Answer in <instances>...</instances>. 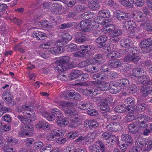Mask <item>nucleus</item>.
I'll return each instance as SVG.
<instances>
[{
    "instance_id": "8",
    "label": "nucleus",
    "mask_w": 152,
    "mask_h": 152,
    "mask_svg": "<svg viewBox=\"0 0 152 152\" xmlns=\"http://www.w3.org/2000/svg\"><path fill=\"white\" fill-rule=\"evenodd\" d=\"M109 99V97H106L105 99H103L100 103L99 106V110L102 113L110 112V109L108 105Z\"/></svg>"
},
{
    "instance_id": "26",
    "label": "nucleus",
    "mask_w": 152,
    "mask_h": 152,
    "mask_svg": "<svg viewBox=\"0 0 152 152\" xmlns=\"http://www.w3.org/2000/svg\"><path fill=\"white\" fill-rule=\"evenodd\" d=\"M32 36L33 37L40 40L44 39L46 37L45 33L39 31H34L32 34Z\"/></svg>"
},
{
    "instance_id": "18",
    "label": "nucleus",
    "mask_w": 152,
    "mask_h": 152,
    "mask_svg": "<svg viewBox=\"0 0 152 152\" xmlns=\"http://www.w3.org/2000/svg\"><path fill=\"white\" fill-rule=\"evenodd\" d=\"M123 26L124 30H128L131 28L134 29L136 28L137 25L134 20H128L125 21L123 23Z\"/></svg>"
},
{
    "instance_id": "15",
    "label": "nucleus",
    "mask_w": 152,
    "mask_h": 152,
    "mask_svg": "<svg viewBox=\"0 0 152 152\" xmlns=\"http://www.w3.org/2000/svg\"><path fill=\"white\" fill-rule=\"evenodd\" d=\"M33 129L34 127L31 125H24V126H22L21 127V133L24 135H28L33 132Z\"/></svg>"
},
{
    "instance_id": "57",
    "label": "nucleus",
    "mask_w": 152,
    "mask_h": 152,
    "mask_svg": "<svg viewBox=\"0 0 152 152\" xmlns=\"http://www.w3.org/2000/svg\"><path fill=\"white\" fill-rule=\"evenodd\" d=\"M128 91L131 94H134L137 91L136 86L134 84H132L130 85L128 88Z\"/></svg>"
},
{
    "instance_id": "45",
    "label": "nucleus",
    "mask_w": 152,
    "mask_h": 152,
    "mask_svg": "<svg viewBox=\"0 0 152 152\" xmlns=\"http://www.w3.org/2000/svg\"><path fill=\"white\" fill-rule=\"evenodd\" d=\"M97 144L96 142L89 147L90 152H100V147Z\"/></svg>"
},
{
    "instance_id": "9",
    "label": "nucleus",
    "mask_w": 152,
    "mask_h": 152,
    "mask_svg": "<svg viewBox=\"0 0 152 152\" xmlns=\"http://www.w3.org/2000/svg\"><path fill=\"white\" fill-rule=\"evenodd\" d=\"M152 46V40L151 39H145L140 44V47L143 50V49H146L145 50L143 51L144 53H148L149 52V50L147 49Z\"/></svg>"
},
{
    "instance_id": "43",
    "label": "nucleus",
    "mask_w": 152,
    "mask_h": 152,
    "mask_svg": "<svg viewBox=\"0 0 152 152\" xmlns=\"http://www.w3.org/2000/svg\"><path fill=\"white\" fill-rule=\"evenodd\" d=\"M77 149L73 145H69L66 147L62 152H77Z\"/></svg>"
},
{
    "instance_id": "58",
    "label": "nucleus",
    "mask_w": 152,
    "mask_h": 152,
    "mask_svg": "<svg viewBox=\"0 0 152 152\" xmlns=\"http://www.w3.org/2000/svg\"><path fill=\"white\" fill-rule=\"evenodd\" d=\"M91 61L90 59H87L85 61H82L78 64V66L81 68L86 67L89 64H91Z\"/></svg>"
},
{
    "instance_id": "37",
    "label": "nucleus",
    "mask_w": 152,
    "mask_h": 152,
    "mask_svg": "<svg viewBox=\"0 0 152 152\" xmlns=\"http://www.w3.org/2000/svg\"><path fill=\"white\" fill-rule=\"evenodd\" d=\"M92 64H89L85 68L86 70L89 72L94 73L98 72L99 70V69L98 68H96L95 66H93Z\"/></svg>"
},
{
    "instance_id": "21",
    "label": "nucleus",
    "mask_w": 152,
    "mask_h": 152,
    "mask_svg": "<svg viewBox=\"0 0 152 152\" xmlns=\"http://www.w3.org/2000/svg\"><path fill=\"white\" fill-rule=\"evenodd\" d=\"M84 124L85 127L91 129L96 128L99 126L98 123L95 120L85 121Z\"/></svg>"
},
{
    "instance_id": "29",
    "label": "nucleus",
    "mask_w": 152,
    "mask_h": 152,
    "mask_svg": "<svg viewBox=\"0 0 152 152\" xmlns=\"http://www.w3.org/2000/svg\"><path fill=\"white\" fill-rule=\"evenodd\" d=\"M107 37L105 35H103L97 38L96 40V42L99 45V47H103L105 45V42L107 40Z\"/></svg>"
},
{
    "instance_id": "6",
    "label": "nucleus",
    "mask_w": 152,
    "mask_h": 152,
    "mask_svg": "<svg viewBox=\"0 0 152 152\" xmlns=\"http://www.w3.org/2000/svg\"><path fill=\"white\" fill-rule=\"evenodd\" d=\"M24 115L26 116L27 118H25L22 115H19L18 118L20 121L22 123H23L26 125H30V123L34 121L35 120L34 118V114H31L28 112H27Z\"/></svg>"
},
{
    "instance_id": "49",
    "label": "nucleus",
    "mask_w": 152,
    "mask_h": 152,
    "mask_svg": "<svg viewBox=\"0 0 152 152\" xmlns=\"http://www.w3.org/2000/svg\"><path fill=\"white\" fill-rule=\"evenodd\" d=\"M141 78L140 83L143 85H146L149 84L150 79L147 75H144Z\"/></svg>"
},
{
    "instance_id": "59",
    "label": "nucleus",
    "mask_w": 152,
    "mask_h": 152,
    "mask_svg": "<svg viewBox=\"0 0 152 152\" xmlns=\"http://www.w3.org/2000/svg\"><path fill=\"white\" fill-rule=\"evenodd\" d=\"M146 104L144 103H139L136 106L137 110L140 112L144 111L146 107Z\"/></svg>"
},
{
    "instance_id": "4",
    "label": "nucleus",
    "mask_w": 152,
    "mask_h": 152,
    "mask_svg": "<svg viewBox=\"0 0 152 152\" xmlns=\"http://www.w3.org/2000/svg\"><path fill=\"white\" fill-rule=\"evenodd\" d=\"M65 132V129H53L47 136L46 139L49 141H53L56 140L57 137L64 136Z\"/></svg>"
},
{
    "instance_id": "36",
    "label": "nucleus",
    "mask_w": 152,
    "mask_h": 152,
    "mask_svg": "<svg viewBox=\"0 0 152 152\" xmlns=\"http://www.w3.org/2000/svg\"><path fill=\"white\" fill-rule=\"evenodd\" d=\"M90 2V7L93 10H98L100 6L99 5L98 0H91Z\"/></svg>"
},
{
    "instance_id": "56",
    "label": "nucleus",
    "mask_w": 152,
    "mask_h": 152,
    "mask_svg": "<svg viewBox=\"0 0 152 152\" xmlns=\"http://www.w3.org/2000/svg\"><path fill=\"white\" fill-rule=\"evenodd\" d=\"M54 3L46 1L42 4V6L44 9H52Z\"/></svg>"
},
{
    "instance_id": "55",
    "label": "nucleus",
    "mask_w": 152,
    "mask_h": 152,
    "mask_svg": "<svg viewBox=\"0 0 152 152\" xmlns=\"http://www.w3.org/2000/svg\"><path fill=\"white\" fill-rule=\"evenodd\" d=\"M60 48L58 47H56L51 48L49 49L48 50L50 54L53 55H56L57 53L60 52Z\"/></svg>"
},
{
    "instance_id": "35",
    "label": "nucleus",
    "mask_w": 152,
    "mask_h": 152,
    "mask_svg": "<svg viewBox=\"0 0 152 152\" xmlns=\"http://www.w3.org/2000/svg\"><path fill=\"white\" fill-rule=\"evenodd\" d=\"M110 20L109 22V25L108 26L104 25L105 26L103 27V30L105 31V33H110L115 30V27L114 25L110 24V22L111 21V20Z\"/></svg>"
},
{
    "instance_id": "34",
    "label": "nucleus",
    "mask_w": 152,
    "mask_h": 152,
    "mask_svg": "<svg viewBox=\"0 0 152 152\" xmlns=\"http://www.w3.org/2000/svg\"><path fill=\"white\" fill-rule=\"evenodd\" d=\"M121 3L124 7L132 8L133 7L134 0H122Z\"/></svg>"
},
{
    "instance_id": "64",
    "label": "nucleus",
    "mask_w": 152,
    "mask_h": 152,
    "mask_svg": "<svg viewBox=\"0 0 152 152\" xmlns=\"http://www.w3.org/2000/svg\"><path fill=\"white\" fill-rule=\"evenodd\" d=\"M62 1L68 7H72L76 3L75 0H63Z\"/></svg>"
},
{
    "instance_id": "51",
    "label": "nucleus",
    "mask_w": 152,
    "mask_h": 152,
    "mask_svg": "<svg viewBox=\"0 0 152 152\" xmlns=\"http://www.w3.org/2000/svg\"><path fill=\"white\" fill-rule=\"evenodd\" d=\"M114 110L116 113H122L126 110L125 106H123L122 105H118L115 108Z\"/></svg>"
},
{
    "instance_id": "14",
    "label": "nucleus",
    "mask_w": 152,
    "mask_h": 152,
    "mask_svg": "<svg viewBox=\"0 0 152 152\" xmlns=\"http://www.w3.org/2000/svg\"><path fill=\"white\" fill-rule=\"evenodd\" d=\"M90 59L91 63L94 65L102 64L104 61L102 55L100 54L96 55L94 58H91Z\"/></svg>"
},
{
    "instance_id": "25",
    "label": "nucleus",
    "mask_w": 152,
    "mask_h": 152,
    "mask_svg": "<svg viewBox=\"0 0 152 152\" xmlns=\"http://www.w3.org/2000/svg\"><path fill=\"white\" fill-rule=\"evenodd\" d=\"M120 45L122 47L129 48L132 46L133 42L130 39H122L120 42Z\"/></svg>"
},
{
    "instance_id": "23",
    "label": "nucleus",
    "mask_w": 152,
    "mask_h": 152,
    "mask_svg": "<svg viewBox=\"0 0 152 152\" xmlns=\"http://www.w3.org/2000/svg\"><path fill=\"white\" fill-rule=\"evenodd\" d=\"M128 127L129 132L130 134H136L137 133H138L139 131V127L137 124V121L129 124Z\"/></svg>"
},
{
    "instance_id": "17",
    "label": "nucleus",
    "mask_w": 152,
    "mask_h": 152,
    "mask_svg": "<svg viewBox=\"0 0 152 152\" xmlns=\"http://www.w3.org/2000/svg\"><path fill=\"white\" fill-rule=\"evenodd\" d=\"M2 98L6 103L10 104L12 102L13 96L10 91H6L3 93Z\"/></svg>"
},
{
    "instance_id": "39",
    "label": "nucleus",
    "mask_w": 152,
    "mask_h": 152,
    "mask_svg": "<svg viewBox=\"0 0 152 152\" xmlns=\"http://www.w3.org/2000/svg\"><path fill=\"white\" fill-rule=\"evenodd\" d=\"M99 14L102 16L103 18H108L110 16L109 10L107 9H103L100 10L99 12Z\"/></svg>"
},
{
    "instance_id": "3",
    "label": "nucleus",
    "mask_w": 152,
    "mask_h": 152,
    "mask_svg": "<svg viewBox=\"0 0 152 152\" xmlns=\"http://www.w3.org/2000/svg\"><path fill=\"white\" fill-rule=\"evenodd\" d=\"M70 118V127H76L80 124V118L78 117L77 112V111H73L71 110H68L66 113Z\"/></svg>"
},
{
    "instance_id": "11",
    "label": "nucleus",
    "mask_w": 152,
    "mask_h": 152,
    "mask_svg": "<svg viewBox=\"0 0 152 152\" xmlns=\"http://www.w3.org/2000/svg\"><path fill=\"white\" fill-rule=\"evenodd\" d=\"M143 115L142 114H138L137 113H133L127 115L126 117V119L127 122H129L137 119V121L140 119H143Z\"/></svg>"
},
{
    "instance_id": "32",
    "label": "nucleus",
    "mask_w": 152,
    "mask_h": 152,
    "mask_svg": "<svg viewBox=\"0 0 152 152\" xmlns=\"http://www.w3.org/2000/svg\"><path fill=\"white\" fill-rule=\"evenodd\" d=\"M141 92L143 97H146L152 93V88L150 86H148L145 88H141Z\"/></svg>"
},
{
    "instance_id": "53",
    "label": "nucleus",
    "mask_w": 152,
    "mask_h": 152,
    "mask_svg": "<svg viewBox=\"0 0 152 152\" xmlns=\"http://www.w3.org/2000/svg\"><path fill=\"white\" fill-rule=\"evenodd\" d=\"M79 135L78 132L71 131L68 133L67 135V137L73 140Z\"/></svg>"
},
{
    "instance_id": "30",
    "label": "nucleus",
    "mask_w": 152,
    "mask_h": 152,
    "mask_svg": "<svg viewBox=\"0 0 152 152\" xmlns=\"http://www.w3.org/2000/svg\"><path fill=\"white\" fill-rule=\"evenodd\" d=\"M82 71L79 70L73 69L72 70L69 75V78L74 80L77 78L81 74Z\"/></svg>"
},
{
    "instance_id": "41",
    "label": "nucleus",
    "mask_w": 152,
    "mask_h": 152,
    "mask_svg": "<svg viewBox=\"0 0 152 152\" xmlns=\"http://www.w3.org/2000/svg\"><path fill=\"white\" fill-rule=\"evenodd\" d=\"M121 54L119 52L115 51H113L107 54V57L109 59H112L114 58H117L120 57Z\"/></svg>"
},
{
    "instance_id": "46",
    "label": "nucleus",
    "mask_w": 152,
    "mask_h": 152,
    "mask_svg": "<svg viewBox=\"0 0 152 152\" xmlns=\"http://www.w3.org/2000/svg\"><path fill=\"white\" fill-rule=\"evenodd\" d=\"M18 141V140L17 139L12 137H8L7 140V142L8 144L12 146L16 144Z\"/></svg>"
},
{
    "instance_id": "28",
    "label": "nucleus",
    "mask_w": 152,
    "mask_h": 152,
    "mask_svg": "<svg viewBox=\"0 0 152 152\" xmlns=\"http://www.w3.org/2000/svg\"><path fill=\"white\" fill-rule=\"evenodd\" d=\"M57 123L58 126L63 127H65L69 124V121L64 118L63 116L62 117H58L57 119Z\"/></svg>"
},
{
    "instance_id": "31",
    "label": "nucleus",
    "mask_w": 152,
    "mask_h": 152,
    "mask_svg": "<svg viewBox=\"0 0 152 152\" xmlns=\"http://www.w3.org/2000/svg\"><path fill=\"white\" fill-rule=\"evenodd\" d=\"M75 91L73 90H69L65 91L63 93L64 96L69 99H72Z\"/></svg>"
},
{
    "instance_id": "52",
    "label": "nucleus",
    "mask_w": 152,
    "mask_h": 152,
    "mask_svg": "<svg viewBox=\"0 0 152 152\" xmlns=\"http://www.w3.org/2000/svg\"><path fill=\"white\" fill-rule=\"evenodd\" d=\"M53 5L55 8L52 10L51 12L53 13L56 14L58 13V12L62 9V5L58 4H54Z\"/></svg>"
},
{
    "instance_id": "1",
    "label": "nucleus",
    "mask_w": 152,
    "mask_h": 152,
    "mask_svg": "<svg viewBox=\"0 0 152 152\" xmlns=\"http://www.w3.org/2000/svg\"><path fill=\"white\" fill-rule=\"evenodd\" d=\"M69 59V56H64L59 60H56L54 64V68L55 70L59 73L66 71L67 68L65 65Z\"/></svg>"
},
{
    "instance_id": "24",
    "label": "nucleus",
    "mask_w": 152,
    "mask_h": 152,
    "mask_svg": "<svg viewBox=\"0 0 152 152\" xmlns=\"http://www.w3.org/2000/svg\"><path fill=\"white\" fill-rule=\"evenodd\" d=\"M37 129H44L49 130L50 128V126L48 123L44 120L39 121L35 125Z\"/></svg>"
},
{
    "instance_id": "12",
    "label": "nucleus",
    "mask_w": 152,
    "mask_h": 152,
    "mask_svg": "<svg viewBox=\"0 0 152 152\" xmlns=\"http://www.w3.org/2000/svg\"><path fill=\"white\" fill-rule=\"evenodd\" d=\"M92 77L96 80L104 82L107 81L108 78V75L107 74L104 72H100L94 74Z\"/></svg>"
},
{
    "instance_id": "33",
    "label": "nucleus",
    "mask_w": 152,
    "mask_h": 152,
    "mask_svg": "<svg viewBox=\"0 0 152 152\" xmlns=\"http://www.w3.org/2000/svg\"><path fill=\"white\" fill-rule=\"evenodd\" d=\"M121 62V61L119 59H115L110 60L109 62V65L111 68H119Z\"/></svg>"
},
{
    "instance_id": "20",
    "label": "nucleus",
    "mask_w": 152,
    "mask_h": 152,
    "mask_svg": "<svg viewBox=\"0 0 152 152\" xmlns=\"http://www.w3.org/2000/svg\"><path fill=\"white\" fill-rule=\"evenodd\" d=\"M145 73L144 70L142 68L137 67L132 70V75L137 78L141 77Z\"/></svg>"
},
{
    "instance_id": "19",
    "label": "nucleus",
    "mask_w": 152,
    "mask_h": 152,
    "mask_svg": "<svg viewBox=\"0 0 152 152\" xmlns=\"http://www.w3.org/2000/svg\"><path fill=\"white\" fill-rule=\"evenodd\" d=\"M75 42L78 43H82L85 42L86 38L83 34L81 32H77L75 33Z\"/></svg>"
},
{
    "instance_id": "2",
    "label": "nucleus",
    "mask_w": 152,
    "mask_h": 152,
    "mask_svg": "<svg viewBox=\"0 0 152 152\" xmlns=\"http://www.w3.org/2000/svg\"><path fill=\"white\" fill-rule=\"evenodd\" d=\"M121 144L119 147L121 150L123 152L126 151L127 146L132 144L133 140L132 137L128 134H123L121 136Z\"/></svg>"
},
{
    "instance_id": "10",
    "label": "nucleus",
    "mask_w": 152,
    "mask_h": 152,
    "mask_svg": "<svg viewBox=\"0 0 152 152\" xmlns=\"http://www.w3.org/2000/svg\"><path fill=\"white\" fill-rule=\"evenodd\" d=\"M129 84V80L126 78L120 79L114 82L113 85L119 87L121 90L125 89Z\"/></svg>"
},
{
    "instance_id": "63",
    "label": "nucleus",
    "mask_w": 152,
    "mask_h": 152,
    "mask_svg": "<svg viewBox=\"0 0 152 152\" xmlns=\"http://www.w3.org/2000/svg\"><path fill=\"white\" fill-rule=\"evenodd\" d=\"M18 111V112H21L23 110L24 111H28L30 112L31 111H32L31 109V108L30 107V106H28L26 105H22V107L20 108V109L19 108L17 109Z\"/></svg>"
},
{
    "instance_id": "50",
    "label": "nucleus",
    "mask_w": 152,
    "mask_h": 152,
    "mask_svg": "<svg viewBox=\"0 0 152 152\" xmlns=\"http://www.w3.org/2000/svg\"><path fill=\"white\" fill-rule=\"evenodd\" d=\"M42 116L47 120L50 121H53L55 118L52 115H50L47 112L43 111L42 113Z\"/></svg>"
},
{
    "instance_id": "27",
    "label": "nucleus",
    "mask_w": 152,
    "mask_h": 152,
    "mask_svg": "<svg viewBox=\"0 0 152 152\" xmlns=\"http://www.w3.org/2000/svg\"><path fill=\"white\" fill-rule=\"evenodd\" d=\"M148 142V139L139 137L136 140L135 145H136L137 146L141 147L142 148L147 145Z\"/></svg>"
},
{
    "instance_id": "16",
    "label": "nucleus",
    "mask_w": 152,
    "mask_h": 152,
    "mask_svg": "<svg viewBox=\"0 0 152 152\" xmlns=\"http://www.w3.org/2000/svg\"><path fill=\"white\" fill-rule=\"evenodd\" d=\"M143 119H140L137 121L139 128L142 129L146 128L148 125L145 121L149 122L150 121V118L148 116L144 115H143Z\"/></svg>"
},
{
    "instance_id": "42",
    "label": "nucleus",
    "mask_w": 152,
    "mask_h": 152,
    "mask_svg": "<svg viewBox=\"0 0 152 152\" xmlns=\"http://www.w3.org/2000/svg\"><path fill=\"white\" fill-rule=\"evenodd\" d=\"M81 51L83 52L85 54L90 52L91 49V46L88 45H82L80 46Z\"/></svg>"
},
{
    "instance_id": "38",
    "label": "nucleus",
    "mask_w": 152,
    "mask_h": 152,
    "mask_svg": "<svg viewBox=\"0 0 152 152\" xmlns=\"http://www.w3.org/2000/svg\"><path fill=\"white\" fill-rule=\"evenodd\" d=\"M77 49V45L74 43L68 44L65 46V49L68 52H72L75 51Z\"/></svg>"
},
{
    "instance_id": "54",
    "label": "nucleus",
    "mask_w": 152,
    "mask_h": 152,
    "mask_svg": "<svg viewBox=\"0 0 152 152\" xmlns=\"http://www.w3.org/2000/svg\"><path fill=\"white\" fill-rule=\"evenodd\" d=\"M51 113L54 116H53L54 117L55 116H56L57 118L58 116L59 117L63 116V115L61 111L57 108H54L52 110Z\"/></svg>"
},
{
    "instance_id": "5",
    "label": "nucleus",
    "mask_w": 152,
    "mask_h": 152,
    "mask_svg": "<svg viewBox=\"0 0 152 152\" xmlns=\"http://www.w3.org/2000/svg\"><path fill=\"white\" fill-rule=\"evenodd\" d=\"M93 21L89 20H82L79 24L80 27L84 31H89L91 30L92 28H96L97 26L94 24Z\"/></svg>"
},
{
    "instance_id": "62",
    "label": "nucleus",
    "mask_w": 152,
    "mask_h": 152,
    "mask_svg": "<svg viewBox=\"0 0 152 152\" xmlns=\"http://www.w3.org/2000/svg\"><path fill=\"white\" fill-rule=\"evenodd\" d=\"M114 83H113V86L114 88H113L111 87L110 89V91L112 94H117L121 90L119 87L114 86L113 84Z\"/></svg>"
},
{
    "instance_id": "13",
    "label": "nucleus",
    "mask_w": 152,
    "mask_h": 152,
    "mask_svg": "<svg viewBox=\"0 0 152 152\" xmlns=\"http://www.w3.org/2000/svg\"><path fill=\"white\" fill-rule=\"evenodd\" d=\"M135 99L132 97H128L124 101V104L125 106L126 110L129 112L131 109H133V107L135 103Z\"/></svg>"
},
{
    "instance_id": "60",
    "label": "nucleus",
    "mask_w": 152,
    "mask_h": 152,
    "mask_svg": "<svg viewBox=\"0 0 152 152\" xmlns=\"http://www.w3.org/2000/svg\"><path fill=\"white\" fill-rule=\"evenodd\" d=\"M97 86L99 88V90L103 91H106L108 90L109 88L108 85L105 84H102V83H100L97 85Z\"/></svg>"
},
{
    "instance_id": "40",
    "label": "nucleus",
    "mask_w": 152,
    "mask_h": 152,
    "mask_svg": "<svg viewBox=\"0 0 152 152\" xmlns=\"http://www.w3.org/2000/svg\"><path fill=\"white\" fill-rule=\"evenodd\" d=\"M120 66L119 69L123 72L129 71L131 67L130 64L126 63H122L121 62Z\"/></svg>"
},
{
    "instance_id": "47",
    "label": "nucleus",
    "mask_w": 152,
    "mask_h": 152,
    "mask_svg": "<svg viewBox=\"0 0 152 152\" xmlns=\"http://www.w3.org/2000/svg\"><path fill=\"white\" fill-rule=\"evenodd\" d=\"M91 106V104L89 102H84L83 104H79L78 107L79 109L86 110L89 109Z\"/></svg>"
},
{
    "instance_id": "48",
    "label": "nucleus",
    "mask_w": 152,
    "mask_h": 152,
    "mask_svg": "<svg viewBox=\"0 0 152 152\" xmlns=\"http://www.w3.org/2000/svg\"><path fill=\"white\" fill-rule=\"evenodd\" d=\"M94 14L91 12H84L81 15V17L86 20L90 19L94 16Z\"/></svg>"
},
{
    "instance_id": "44",
    "label": "nucleus",
    "mask_w": 152,
    "mask_h": 152,
    "mask_svg": "<svg viewBox=\"0 0 152 152\" xmlns=\"http://www.w3.org/2000/svg\"><path fill=\"white\" fill-rule=\"evenodd\" d=\"M61 37L62 41L67 43L72 39V35L68 33L63 34L61 35Z\"/></svg>"
},
{
    "instance_id": "61",
    "label": "nucleus",
    "mask_w": 152,
    "mask_h": 152,
    "mask_svg": "<svg viewBox=\"0 0 152 152\" xmlns=\"http://www.w3.org/2000/svg\"><path fill=\"white\" fill-rule=\"evenodd\" d=\"M43 143L40 141H38L35 142L34 144V148L35 149H40L43 146Z\"/></svg>"
},
{
    "instance_id": "7",
    "label": "nucleus",
    "mask_w": 152,
    "mask_h": 152,
    "mask_svg": "<svg viewBox=\"0 0 152 152\" xmlns=\"http://www.w3.org/2000/svg\"><path fill=\"white\" fill-rule=\"evenodd\" d=\"M132 15L133 18L137 22H143L147 19L146 15L142 12L139 10H135L134 12Z\"/></svg>"
},
{
    "instance_id": "22",
    "label": "nucleus",
    "mask_w": 152,
    "mask_h": 152,
    "mask_svg": "<svg viewBox=\"0 0 152 152\" xmlns=\"http://www.w3.org/2000/svg\"><path fill=\"white\" fill-rule=\"evenodd\" d=\"M109 20L108 19H104L101 15L96 17L94 22L98 24L102 25L103 26H108L109 25Z\"/></svg>"
}]
</instances>
